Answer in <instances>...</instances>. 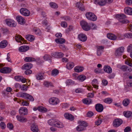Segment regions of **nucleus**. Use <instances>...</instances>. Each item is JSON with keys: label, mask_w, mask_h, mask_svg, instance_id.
Listing matches in <instances>:
<instances>
[{"label": "nucleus", "mask_w": 132, "mask_h": 132, "mask_svg": "<svg viewBox=\"0 0 132 132\" xmlns=\"http://www.w3.org/2000/svg\"><path fill=\"white\" fill-rule=\"evenodd\" d=\"M32 67V65L30 63H27L24 64L22 67V69L23 70L30 69Z\"/></svg>", "instance_id": "dca6fc26"}, {"label": "nucleus", "mask_w": 132, "mask_h": 132, "mask_svg": "<svg viewBox=\"0 0 132 132\" xmlns=\"http://www.w3.org/2000/svg\"><path fill=\"white\" fill-rule=\"evenodd\" d=\"M0 125L1 128L2 129H4L5 128L6 125L4 122H1L0 123Z\"/></svg>", "instance_id": "680f3d73"}, {"label": "nucleus", "mask_w": 132, "mask_h": 132, "mask_svg": "<svg viewBox=\"0 0 132 132\" xmlns=\"http://www.w3.org/2000/svg\"><path fill=\"white\" fill-rule=\"evenodd\" d=\"M29 47L27 46H23L20 47L19 48V50L20 52H25L28 50Z\"/></svg>", "instance_id": "4be33fe9"}, {"label": "nucleus", "mask_w": 132, "mask_h": 132, "mask_svg": "<svg viewBox=\"0 0 132 132\" xmlns=\"http://www.w3.org/2000/svg\"><path fill=\"white\" fill-rule=\"evenodd\" d=\"M112 101V99L110 98H106L104 100V102L109 104H110L111 103Z\"/></svg>", "instance_id": "37998d69"}, {"label": "nucleus", "mask_w": 132, "mask_h": 132, "mask_svg": "<svg viewBox=\"0 0 132 132\" xmlns=\"http://www.w3.org/2000/svg\"><path fill=\"white\" fill-rule=\"evenodd\" d=\"M21 104L23 106H28L29 104V103L28 102L26 101L23 100L21 102Z\"/></svg>", "instance_id": "5fc2aeb1"}, {"label": "nucleus", "mask_w": 132, "mask_h": 132, "mask_svg": "<svg viewBox=\"0 0 132 132\" xmlns=\"http://www.w3.org/2000/svg\"><path fill=\"white\" fill-rule=\"evenodd\" d=\"M33 110L35 111L38 110L39 111L43 112H46L47 111V109L42 106H39L37 108L35 107L34 108Z\"/></svg>", "instance_id": "6ab92c4d"}, {"label": "nucleus", "mask_w": 132, "mask_h": 132, "mask_svg": "<svg viewBox=\"0 0 132 132\" xmlns=\"http://www.w3.org/2000/svg\"><path fill=\"white\" fill-rule=\"evenodd\" d=\"M28 96L27 98V99H28L30 101H34V99L32 96L28 94Z\"/></svg>", "instance_id": "bf43d9fd"}, {"label": "nucleus", "mask_w": 132, "mask_h": 132, "mask_svg": "<svg viewBox=\"0 0 132 132\" xmlns=\"http://www.w3.org/2000/svg\"><path fill=\"white\" fill-rule=\"evenodd\" d=\"M20 13L25 16H28L30 14V12L28 9L24 8H21L20 10Z\"/></svg>", "instance_id": "423d86ee"}, {"label": "nucleus", "mask_w": 132, "mask_h": 132, "mask_svg": "<svg viewBox=\"0 0 132 132\" xmlns=\"http://www.w3.org/2000/svg\"><path fill=\"white\" fill-rule=\"evenodd\" d=\"M64 116L65 118L71 120H72L74 119V117L71 114L68 113H67L64 114Z\"/></svg>", "instance_id": "a878e982"}, {"label": "nucleus", "mask_w": 132, "mask_h": 132, "mask_svg": "<svg viewBox=\"0 0 132 132\" xmlns=\"http://www.w3.org/2000/svg\"><path fill=\"white\" fill-rule=\"evenodd\" d=\"M53 126L58 128H62L63 127V125L62 123L59 121L58 120L55 119H53Z\"/></svg>", "instance_id": "0eeeda50"}, {"label": "nucleus", "mask_w": 132, "mask_h": 132, "mask_svg": "<svg viewBox=\"0 0 132 132\" xmlns=\"http://www.w3.org/2000/svg\"><path fill=\"white\" fill-rule=\"evenodd\" d=\"M7 42L6 40H4L2 41L0 43V48H5L7 46Z\"/></svg>", "instance_id": "c85d7f7f"}, {"label": "nucleus", "mask_w": 132, "mask_h": 132, "mask_svg": "<svg viewBox=\"0 0 132 132\" xmlns=\"http://www.w3.org/2000/svg\"><path fill=\"white\" fill-rule=\"evenodd\" d=\"M35 38L33 35H28L25 37L26 39L30 42L33 41L35 39Z\"/></svg>", "instance_id": "c756f323"}, {"label": "nucleus", "mask_w": 132, "mask_h": 132, "mask_svg": "<svg viewBox=\"0 0 132 132\" xmlns=\"http://www.w3.org/2000/svg\"><path fill=\"white\" fill-rule=\"evenodd\" d=\"M18 97H22L24 98H27L28 97V94L26 93H18L17 94Z\"/></svg>", "instance_id": "c9c22d12"}, {"label": "nucleus", "mask_w": 132, "mask_h": 132, "mask_svg": "<svg viewBox=\"0 0 132 132\" xmlns=\"http://www.w3.org/2000/svg\"><path fill=\"white\" fill-rule=\"evenodd\" d=\"M132 60L130 58H128L125 60V63L132 67Z\"/></svg>", "instance_id": "e433bc0d"}, {"label": "nucleus", "mask_w": 132, "mask_h": 132, "mask_svg": "<svg viewBox=\"0 0 132 132\" xmlns=\"http://www.w3.org/2000/svg\"><path fill=\"white\" fill-rule=\"evenodd\" d=\"M34 32H35L36 34L40 35L41 34V32L40 30L38 28H36L34 29Z\"/></svg>", "instance_id": "8fccbe9b"}, {"label": "nucleus", "mask_w": 132, "mask_h": 132, "mask_svg": "<svg viewBox=\"0 0 132 132\" xmlns=\"http://www.w3.org/2000/svg\"><path fill=\"white\" fill-rule=\"evenodd\" d=\"M55 42L57 43L63 44L65 42V40L63 38H56L55 39Z\"/></svg>", "instance_id": "4c0bfd02"}, {"label": "nucleus", "mask_w": 132, "mask_h": 132, "mask_svg": "<svg viewBox=\"0 0 132 132\" xmlns=\"http://www.w3.org/2000/svg\"><path fill=\"white\" fill-rule=\"evenodd\" d=\"M120 69L123 71H128L129 72H130L132 70V69L131 68L129 67L128 66L126 65L122 66Z\"/></svg>", "instance_id": "a211bd4d"}, {"label": "nucleus", "mask_w": 132, "mask_h": 132, "mask_svg": "<svg viewBox=\"0 0 132 132\" xmlns=\"http://www.w3.org/2000/svg\"><path fill=\"white\" fill-rule=\"evenodd\" d=\"M14 78L16 81H21L23 83H25L26 80V78L22 76H15Z\"/></svg>", "instance_id": "aec40b11"}, {"label": "nucleus", "mask_w": 132, "mask_h": 132, "mask_svg": "<svg viewBox=\"0 0 132 132\" xmlns=\"http://www.w3.org/2000/svg\"><path fill=\"white\" fill-rule=\"evenodd\" d=\"M59 73V71L57 69H54L52 71V75L53 76H55L58 75Z\"/></svg>", "instance_id": "c03bdc74"}, {"label": "nucleus", "mask_w": 132, "mask_h": 132, "mask_svg": "<svg viewBox=\"0 0 132 132\" xmlns=\"http://www.w3.org/2000/svg\"><path fill=\"white\" fill-rule=\"evenodd\" d=\"M132 51V44H130L129 45L127 48V51L128 52H130Z\"/></svg>", "instance_id": "052dcab7"}, {"label": "nucleus", "mask_w": 132, "mask_h": 132, "mask_svg": "<svg viewBox=\"0 0 132 132\" xmlns=\"http://www.w3.org/2000/svg\"><path fill=\"white\" fill-rule=\"evenodd\" d=\"M102 122V120L100 119H98L97 121L95 122V124L97 126L100 125Z\"/></svg>", "instance_id": "13d9d810"}, {"label": "nucleus", "mask_w": 132, "mask_h": 132, "mask_svg": "<svg viewBox=\"0 0 132 132\" xmlns=\"http://www.w3.org/2000/svg\"><path fill=\"white\" fill-rule=\"evenodd\" d=\"M51 7L54 9L57 8L58 7L57 5L56 4L53 2H51L50 3Z\"/></svg>", "instance_id": "49530a36"}, {"label": "nucleus", "mask_w": 132, "mask_h": 132, "mask_svg": "<svg viewBox=\"0 0 132 132\" xmlns=\"http://www.w3.org/2000/svg\"><path fill=\"white\" fill-rule=\"evenodd\" d=\"M122 123V121L120 119H117L114 120L113 123L114 127H117L120 126Z\"/></svg>", "instance_id": "1a4fd4ad"}, {"label": "nucleus", "mask_w": 132, "mask_h": 132, "mask_svg": "<svg viewBox=\"0 0 132 132\" xmlns=\"http://www.w3.org/2000/svg\"><path fill=\"white\" fill-rule=\"evenodd\" d=\"M31 129L34 132H37L38 130V128L35 123H33L32 124Z\"/></svg>", "instance_id": "393cba45"}, {"label": "nucleus", "mask_w": 132, "mask_h": 132, "mask_svg": "<svg viewBox=\"0 0 132 132\" xmlns=\"http://www.w3.org/2000/svg\"><path fill=\"white\" fill-rule=\"evenodd\" d=\"M131 130V128L130 127L128 126L125 128L124 130L125 132H129Z\"/></svg>", "instance_id": "0e129e2a"}, {"label": "nucleus", "mask_w": 132, "mask_h": 132, "mask_svg": "<svg viewBox=\"0 0 132 132\" xmlns=\"http://www.w3.org/2000/svg\"><path fill=\"white\" fill-rule=\"evenodd\" d=\"M63 53L61 52H57V58H61L64 56Z\"/></svg>", "instance_id": "603ef678"}, {"label": "nucleus", "mask_w": 132, "mask_h": 132, "mask_svg": "<svg viewBox=\"0 0 132 132\" xmlns=\"http://www.w3.org/2000/svg\"><path fill=\"white\" fill-rule=\"evenodd\" d=\"M24 61L26 62H30L34 61H36L35 59L32 57H26L24 59Z\"/></svg>", "instance_id": "ea45409f"}, {"label": "nucleus", "mask_w": 132, "mask_h": 132, "mask_svg": "<svg viewBox=\"0 0 132 132\" xmlns=\"http://www.w3.org/2000/svg\"><path fill=\"white\" fill-rule=\"evenodd\" d=\"M124 48L123 46L121 47L118 48L116 50L115 55L116 56L121 55L124 52Z\"/></svg>", "instance_id": "6e6552de"}, {"label": "nucleus", "mask_w": 132, "mask_h": 132, "mask_svg": "<svg viewBox=\"0 0 132 132\" xmlns=\"http://www.w3.org/2000/svg\"><path fill=\"white\" fill-rule=\"evenodd\" d=\"M7 127L9 129L12 130L13 128V124L9 122L7 125Z\"/></svg>", "instance_id": "3c124183"}, {"label": "nucleus", "mask_w": 132, "mask_h": 132, "mask_svg": "<svg viewBox=\"0 0 132 132\" xmlns=\"http://www.w3.org/2000/svg\"><path fill=\"white\" fill-rule=\"evenodd\" d=\"M94 115L93 113L90 111H89L87 113V116L88 117H91Z\"/></svg>", "instance_id": "e2e57ef3"}, {"label": "nucleus", "mask_w": 132, "mask_h": 132, "mask_svg": "<svg viewBox=\"0 0 132 132\" xmlns=\"http://www.w3.org/2000/svg\"><path fill=\"white\" fill-rule=\"evenodd\" d=\"M44 84L45 86L47 87L52 86V83L51 82L48 81L44 82Z\"/></svg>", "instance_id": "de8ad7c7"}, {"label": "nucleus", "mask_w": 132, "mask_h": 132, "mask_svg": "<svg viewBox=\"0 0 132 132\" xmlns=\"http://www.w3.org/2000/svg\"><path fill=\"white\" fill-rule=\"evenodd\" d=\"M80 24L82 28L84 30L88 31L90 29V26L85 21L80 22Z\"/></svg>", "instance_id": "20e7f679"}, {"label": "nucleus", "mask_w": 132, "mask_h": 132, "mask_svg": "<svg viewBox=\"0 0 132 132\" xmlns=\"http://www.w3.org/2000/svg\"><path fill=\"white\" fill-rule=\"evenodd\" d=\"M124 11L125 13L132 15V8L130 7H127L125 8Z\"/></svg>", "instance_id": "bb28decb"}, {"label": "nucleus", "mask_w": 132, "mask_h": 132, "mask_svg": "<svg viewBox=\"0 0 132 132\" xmlns=\"http://www.w3.org/2000/svg\"><path fill=\"white\" fill-rule=\"evenodd\" d=\"M59 46L60 48L63 50V51L66 50V48L65 46L63 44H60L59 45Z\"/></svg>", "instance_id": "338daca9"}, {"label": "nucleus", "mask_w": 132, "mask_h": 132, "mask_svg": "<svg viewBox=\"0 0 132 132\" xmlns=\"http://www.w3.org/2000/svg\"><path fill=\"white\" fill-rule=\"evenodd\" d=\"M96 110L99 112H101L103 110V105L100 104H96L95 106Z\"/></svg>", "instance_id": "4468645a"}, {"label": "nucleus", "mask_w": 132, "mask_h": 132, "mask_svg": "<svg viewBox=\"0 0 132 132\" xmlns=\"http://www.w3.org/2000/svg\"><path fill=\"white\" fill-rule=\"evenodd\" d=\"M15 88L16 89V92H18L19 90L18 89H19L21 88V85L19 84L18 83L15 84Z\"/></svg>", "instance_id": "6e6d98bb"}, {"label": "nucleus", "mask_w": 132, "mask_h": 132, "mask_svg": "<svg viewBox=\"0 0 132 132\" xmlns=\"http://www.w3.org/2000/svg\"><path fill=\"white\" fill-rule=\"evenodd\" d=\"M76 6L82 11L85 10L84 7L82 3L81 2H78L76 4Z\"/></svg>", "instance_id": "5701e85b"}, {"label": "nucleus", "mask_w": 132, "mask_h": 132, "mask_svg": "<svg viewBox=\"0 0 132 132\" xmlns=\"http://www.w3.org/2000/svg\"><path fill=\"white\" fill-rule=\"evenodd\" d=\"M18 121L21 122H24L26 121V118L22 117L20 116H16Z\"/></svg>", "instance_id": "72a5a7b5"}, {"label": "nucleus", "mask_w": 132, "mask_h": 132, "mask_svg": "<svg viewBox=\"0 0 132 132\" xmlns=\"http://www.w3.org/2000/svg\"><path fill=\"white\" fill-rule=\"evenodd\" d=\"M116 17L119 22L122 23H127L129 22L128 20L125 19L126 18V16L124 14H118L116 15Z\"/></svg>", "instance_id": "f257e3e1"}, {"label": "nucleus", "mask_w": 132, "mask_h": 132, "mask_svg": "<svg viewBox=\"0 0 132 132\" xmlns=\"http://www.w3.org/2000/svg\"><path fill=\"white\" fill-rule=\"evenodd\" d=\"M78 38L82 42H85L87 40V38L86 35L84 34L81 33L78 35Z\"/></svg>", "instance_id": "f8f14e48"}, {"label": "nucleus", "mask_w": 132, "mask_h": 132, "mask_svg": "<svg viewBox=\"0 0 132 132\" xmlns=\"http://www.w3.org/2000/svg\"><path fill=\"white\" fill-rule=\"evenodd\" d=\"M83 102L86 104H89L92 102L91 99L89 98H86L82 100Z\"/></svg>", "instance_id": "473e14b6"}, {"label": "nucleus", "mask_w": 132, "mask_h": 132, "mask_svg": "<svg viewBox=\"0 0 132 132\" xmlns=\"http://www.w3.org/2000/svg\"><path fill=\"white\" fill-rule=\"evenodd\" d=\"M20 114L22 115H27V109L25 107H22L19 110Z\"/></svg>", "instance_id": "9b49d317"}, {"label": "nucleus", "mask_w": 132, "mask_h": 132, "mask_svg": "<svg viewBox=\"0 0 132 132\" xmlns=\"http://www.w3.org/2000/svg\"><path fill=\"white\" fill-rule=\"evenodd\" d=\"M87 126V124L85 122L82 121L80 122V125L77 127L76 129L78 131H81L85 130L86 127Z\"/></svg>", "instance_id": "7ed1b4c3"}, {"label": "nucleus", "mask_w": 132, "mask_h": 132, "mask_svg": "<svg viewBox=\"0 0 132 132\" xmlns=\"http://www.w3.org/2000/svg\"><path fill=\"white\" fill-rule=\"evenodd\" d=\"M74 66V63L72 62L68 63L66 65L67 68L68 69H72Z\"/></svg>", "instance_id": "58836bf2"}, {"label": "nucleus", "mask_w": 132, "mask_h": 132, "mask_svg": "<svg viewBox=\"0 0 132 132\" xmlns=\"http://www.w3.org/2000/svg\"><path fill=\"white\" fill-rule=\"evenodd\" d=\"M123 115L126 117L129 118L132 117V112L129 111H125L123 112Z\"/></svg>", "instance_id": "cd10ccee"}, {"label": "nucleus", "mask_w": 132, "mask_h": 132, "mask_svg": "<svg viewBox=\"0 0 132 132\" xmlns=\"http://www.w3.org/2000/svg\"><path fill=\"white\" fill-rule=\"evenodd\" d=\"M92 83L94 87L96 88V89H98V86L97 85V84H98V82L97 79H95L93 80Z\"/></svg>", "instance_id": "2f4dec72"}, {"label": "nucleus", "mask_w": 132, "mask_h": 132, "mask_svg": "<svg viewBox=\"0 0 132 132\" xmlns=\"http://www.w3.org/2000/svg\"><path fill=\"white\" fill-rule=\"evenodd\" d=\"M107 36L108 38L112 40H115L117 38V37L116 35L111 33L108 34L107 35Z\"/></svg>", "instance_id": "b1692460"}, {"label": "nucleus", "mask_w": 132, "mask_h": 132, "mask_svg": "<svg viewBox=\"0 0 132 132\" xmlns=\"http://www.w3.org/2000/svg\"><path fill=\"white\" fill-rule=\"evenodd\" d=\"M5 22L7 25L12 27H15L16 26V23L14 20L10 19H7Z\"/></svg>", "instance_id": "39448f33"}, {"label": "nucleus", "mask_w": 132, "mask_h": 132, "mask_svg": "<svg viewBox=\"0 0 132 132\" xmlns=\"http://www.w3.org/2000/svg\"><path fill=\"white\" fill-rule=\"evenodd\" d=\"M130 102V100L127 98L125 99L123 101L122 103L123 105L125 106H127Z\"/></svg>", "instance_id": "a19ab883"}, {"label": "nucleus", "mask_w": 132, "mask_h": 132, "mask_svg": "<svg viewBox=\"0 0 132 132\" xmlns=\"http://www.w3.org/2000/svg\"><path fill=\"white\" fill-rule=\"evenodd\" d=\"M66 83L67 85H69L73 84L74 82L71 79H68L66 81Z\"/></svg>", "instance_id": "09e8293b"}, {"label": "nucleus", "mask_w": 132, "mask_h": 132, "mask_svg": "<svg viewBox=\"0 0 132 132\" xmlns=\"http://www.w3.org/2000/svg\"><path fill=\"white\" fill-rule=\"evenodd\" d=\"M43 58L45 61H47L50 62H51L52 57L48 54H45L43 56Z\"/></svg>", "instance_id": "7c9ffc66"}, {"label": "nucleus", "mask_w": 132, "mask_h": 132, "mask_svg": "<svg viewBox=\"0 0 132 132\" xmlns=\"http://www.w3.org/2000/svg\"><path fill=\"white\" fill-rule=\"evenodd\" d=\"M36 78L38 80H40L43 79V76L41 73L38 74L36 75Z\"/></svg>", "instance_id": "4d7b16f0"}, {"label": "nucleus", "mask_w": 132, "mask_h": 132, "mask_svg": "<svg viewBox=\"0 0 132 132\" xmlns=\"http://www.w3.org/2000/svg\"><path fill=\"white\" fill-rule=\"evenodd\" d=\"M16 18L19 24H22L25 23V19L22 16L18 15L16 16Z\"/></svg>", "instance_id": "ddd939ff"}, {"label": "nucleus", "mask_w": 132, "mask_h": 132, "mask_svg": "<svg viewBox=\"0 0 132 132\" xmlns=\"http://www.w3.org/2000/svg\"><path fill=\"white\" fill-rule=\"evenodd\" d=\"M84 69L83 67L78 66L75 68L74 70L75 71L77 72H82Z\"/></svg>", "instance_id": "f704fd0d"}, {"label": "nucleus", "mask_w": 132, "mask_h": 132, "mask_svg": "<svg viewBox=\"0 0 132 132\" xmlns=\"http://www.w3.org/2000/svg\"><path fill=\"white\" fill-rule=\"evenodd\" d=\"M61 25L62 27L65 28L67 27V24L66 22H65L63 21L61 23Z\"/></svg>", "instance_id": "69168bd1"}, {"label": "nucleus", "mask_w": 132, "mask_h": 132, "mask_svg": "<svg viewBox=\"0 0 132 132\" xmlns=\"http://www.w3.org/2000/svg\"><path fill=\"white\" fill-rule=\"evenodd\" d=\"M15 39L16 41L18 42L22 43L21 41H22L24 44L26 43L27 41L25 40L20 35H16L15 37Z\"/></svg>", "instance_id": "9d476101"}, {"label": "nucleus", "mask_w": 132, "mask_h": 132, "mask_svg": "<svg viewBox=\"0 0 132 132\" xmlns=\"http://www.w3.org/2000/svg\"><path fill=\"white\" fill-rule=\"evenodd\" d=\"M59 102L58 99L54 97L50 99L49 100L50 103L53 105L57 104L59 103Z\"/></svg>", "instance_id": "2eb2a0df"}, {"label": "nucleus", "mask_w": 132, "mask_h": 132, "mask_svg": "<svg viewBox=\"0 0 132 132\" xmlns=\"http://www.w3.org/2000/svg\"><path fill=\"white\" fill-rule=\"evenodd\" d=\"M86 77L84 75H80L78 76L77 79L80 81H83L86 79Z\"/></svg>", "instance_id": "79ce46f5"}, {"label": "nucleus", "mask_w": 132, "mask_h": 132, "mask_svg": "<svg viewBox=\"0 0 132 132\" xmlns=\"http://www.w3.org/2000/svg\"><path fill=\"white\" fill-rule=\"evenodd\" d=\"M106 4L105 0H100V1L99 2L98 5L100 6H103L105 5Z\"/></svg>", "instance_id": "864d4df0"}, {"label": "nucleus", "mask_w": 132, "mask_h": 132, "mask_svg": "<svg viewBox=\"0 0 132 132\" xmlns=\"http://www.w3.org/2000/svg\"><path fill=\"white\" fill-rule=\"evenodd\" d=\"M103 70L104 71L108 73H111L112 72V68L108 65H105L104 67Z\"/></svg>", "instance_id": "412c9836"}, {"label": "nucleus", "mask_w": 132, "mask_h": 132, "mask_svg": "<svg viewBox=\"0 0 132 132\" xmlns=\"http://www.w3.org/2000/svg\"><path fill=\"white\" fill-rule=\"evenodd\" d=\"M124 36L128 38H132V33H127L124 35Z\"/></svg>", "instance_id": "a18cd8bd"}, {"label": "nucleus", "mask_w": 132, "mask_h": 132, "mask_svg": "<svg viewBox=\"0 0 132 132\" xmlns=\"http://www.w3.org/2000/svg\"><path fill=\"white\" fill-rule=\"evenodd\" d=\"M86 18L89 20L95 21L97 20V17L93 13L91 12H87L85 14Z\"/></svg>", "instance_id": "f03ea898"}, {"label": "nucleus", "mask_w": 132, "mask_h": 132, "mask_svg": "<svg viewBox=\"0 0 132 132\" xmlns=\"http://www.w3.org/2000/svg\"><path fill=\"white\" fill-rule=\"evenodd\" d=\"M32 73V71L30 69L27 70L24 72L27 75L30 74Z\"/></svg>", "instance_id": "774afa93"}, {"label": "nucleus", "mask_w": 132, "mask_h": 132, "mask_svg": "<svg viewBox=\"0 0 132 132\" xmlns=\"http://www.w3.org/2000/svg\"><path fill=\"white\" fill-rule=\"evenodd\" d=\"M11 69L9 67H5L0 70V72L3 73H9L11 72Z\"/></svg>", "instance_id": "f3484780"}]
</instances>
